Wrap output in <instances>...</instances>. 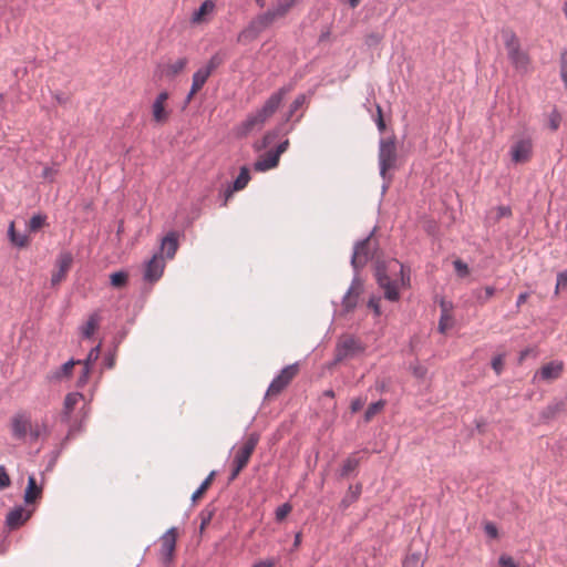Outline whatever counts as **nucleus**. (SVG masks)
Returning <instances> with one entry per match:
<instances>
[{
    "label": "nucleus",
    "mask_w": 567,
    "mask_h": 567,
    "mask_svg": "<svg viewBox=\"0 0 567 567\" xmlns=\"http://www.w3.org/2000/svg\"><path fill=\"white\" fill-rule=\"evenodd\" d=\"M394 270V264L390 260H377L374 265V277L380 288L384 290V298L391 302L400 299V292L396 282L390 278V272Z\"/></svg>",
    "instance_id": "3"
},
{
    "label": "nucleus",
    "mask_w": 567,
    "mask_h": 567,
    "mask_svg": "<svg viewBox=\"0 0 567 567\" xmlns=\"http://www.w3.org/2000/svg\"><path fill=\"white\" fill-rule=\"evenodd\" d=\"M210 75L209 71H206L203 66L194 72L192 78L190 95H195L205 85Z\"/></svg>",
    "instance_id": "30"
},
{
    "label": "nucleus",
    "mask_w": 567,
    "mask_h": 567,
    "mask_svg": "<svg viewBox=\"0 0 567 567\" xmlns=\"http://www.w3.org/2000/svg\"><path fill=\"white\" fill-rule=\"evenodd\" d=\"M293 89L292 84H287L278 89L274 92L264 103V105L257 110V112L265 118L266 121L271 117L276 111L279 109L282 103L285 96Z\"/></svg>",
    "instance_id": "7"
},
{
    "label": "nucleus",
    "mask_w": 567,
    "mask_h": 567,
    "mask_svg": "<svg viewBox=\"0 0 567 567\" xmlns=\"http://www.w3.org/2000/svg\"><path fill=\"white\" fill-rule=\"evenodd\" d=\"M32 416L28 411H18L10 419L11 436L21 442H27L29 429L31 427Z\"/></svg>",
    "instance_id": "6"
},
{
    "label": "nucleus",
    "mask_w": 567,
    "mask_h": 567,
    "mask_svg": "<svg viewBox=\"0 0 567 567\" xmlns=\"http://www.w3.org/2000/svg\"><path fill=\"white\" fill-rule=\"evenodd\" d=\"M559 123H560V116L556 111H554L549 117V127L553 131H556L559 127Z\"/></svg>",
    "instance_id": "60"
},
{
    "label": "nucleus",
    "mask_w": 567,
    "mask_h": 567,
    "mask_svg": "<svg viewBox=\"0 0 567 567\" xmlns=\"http://www.w3.org/2000/svg\"><path fill=\"white\" fill-rule=\"evenodd\" d=\"M491 364L495 373L499 375L504 368V354H497L493 357Z\"/></svg>",
    "instance_id": "52"
},
{
    "label": "nucleus",
    "mask_w": 567,
    "mask_h": 567,
    "mask_svg": "<svg viewBox=\"0 0 567 567\" xmlns=\"http://www.w3.org/2000/svg\"><path fill=\"white\" fill-rule=\"evenodd\" d=\"M567 288V269L557 274L555 295H558L561 289Z\"/></svg>",
    "instance_id": "50"
},
{
    "label": "nucleus",
    "mask_w": 567,
    "mask_h": 567,
    "mask_svg": "<svg viewBox=\"0 0 567 567\" xmlns=\"http://www.w3.org/2000/svg\"><path fill=\"white\" fill-rule=\"evenodd\" d=\"M484 532L489 538H496L498 536V529L496 525L491 522L484 525Z\"/></svg>",
    "instance_id": "56"
},
{
    "label": "nucleus",
    "mask_w": 567,
    "mask_h": 567,
    "mask_svg": "<svg viewBox=\"0 0 567 567\" xmlns=\"http://www.w3.org/2000/svg\"><path fill=\"white\" fill-rule=\"evenodd\" d=\"M32 512L25 511L22 505L16 506L7 514L6 524L9 529H17L22 526L30 517Z\"/></svg>",
    "instance_id": "22"
},
{
    "label": "nucleus",
    "mask_w": 567,
    "mask_h": 567,
    "mask_svg": "<svg viewBox=\"0 0 567 567\" xmlns=\"http://www.w3.org/2000/svg\"><path fill=\"white\" fill-rule=\"evenodd\" d=\"M361 453H368L367 449L355 451L349 454L343 461L340 468L337 471L336 476L339 480L355 477L359 473V467L362 457Z\"/></svg>",
    "instance_id": "9"
},
{
    "label": "nucleus",
    "mask_w": 567,
    "mask_h": 567,
    "mask_svg": "<svg viewBox=\"0 0 567 567\" xmlns=\"http://www.w3.org/2000/svg\"><path fill=\"white\" fill-rule=\"evenodd\" d=\"M188 63V59L183 56L177 59L175 62L166 65L164 70V75L168 79H174L177 74H179Z\"/></svg>",
    "instance_id": "33"
},
{
    "label": "nucleus",
    "mask_w": 567,
    "mask_h": 567,
    "mask_svg": "<svg viewBox=\"0 0 567 567\" xmlns=\"http://www.w3.org/2000/svg\"><path fill=\"white\" fill-rule=\"evenodd\" d=\"M297 0H277L267 11L256 16L237 35V42L249 43L269 28L277 19L285 17Z\"/></svg>",
    "instance_id": "1"
},
{
    "label": "nucleus",
    "mask_w": 567,
    "mask_h": 567,
    "mask_svg": "<svg viewBox=\"0 0 567 567\" xmlns=\"http://www.w3.org/2000/svg\"><path fill=\"white\" fill-rule=\"evenodd\" d=\"M375 124H377V127L378 130L382 133L384 130H385V122L383 120V115H382V109L380 105H377V118H375Z\"/></svg>",
    "instance_id": "58"
},
{
    "label": "nucleus",
    "mask_w": 567,
    "mask_h": 567,
    "mask_svg": "<svg viewBox=\"0 0 567 567\" xmlns=\"http://www.w3.org/2000/svg\"><path fill=\"white\" fill-rule=\"evenodd\" d=\"M409 369L412 372V374L419 380H423L427 374L426 367L422 365L419 362V360L411 362Z\"/></svg>",
    "instance_id": "45"
},
{
    "label": "nucleus",
    "mask_w": 567,
    "mask_h": 567,
    "mask_svg": "<svg viewBox=\"0 0 567 567\" xmlns=\"http://www.w3.org/2000/svg\"><path fill=\"white\" fill-rule=\"evenodd\" d=\"M128 284V272L124 269L114 271L110 275V285L113 288L121 289Z\"/></svg>",
    "instance_id": "35"
},
{
    "label": "nucleus",
    "mask_w": 567,
    "mask_h": 567,
    "mask_svg": "<svg viewBox=\"0 0 567 567\" xmlns=\"http://www.w3.org/2000/svg\"><path fill=\"white\" fill-rule=\"evenodd\" d=\"M66 444H64L62 441H60L59 444H56V446L54 447L53 451H51L50 453V460L48 462V465H47V471H51L56 462H58V458L60 457L61 453L66 449Z\"/></svg>",
    "instance_id": "44"
},
{
    "label": "nucleus",
    "mask_w": 567,
    "mask_h": 567,
    "mask_svg": "<svg viewBox=\"0 0 567 567\" xmlns=\"http://www.w3.org/2000/svg\"><path fill=\"white\" fill-rule=\"evenodd\" d=\"M216 472L212 471L209 475L202 482L198 488L192 494L190 501L195 503L209 487L213 478L215 477Z\"/></svg>",
    "instance_id": "40"
},
{
    "label": "nucleus",
    "mask_w": 567,
    "mask_h": 567,
    "mask_svg": "<svg viewBox=\"0 0 567 567\" xmlns=\"http://www.w3.org/2000/svg\"><path fill=\"white\" fill-rule=\"evenodd\" d=\"M453 321V318L451 315H441L440 316V319H439V331L441 333H445L447 331V329L451 327V324L449 322H452Z\"/></svg>",
    "instance_id": "53"
},
{
    "label": "nucleus",
    "mask_w": 567,
    "mask_h": 567,
    "mask_svg": "<svg viewBox=\"0 0 567 567\" xmlns=\"http://www.w3.org/2000/svg\"><path fill=\"white\" fill-rule=\"evenodd\" d=\"M73 262V256L70 251H62L59 254L56 258V266L58 271L54 272L51 277V285L56 286L59 285L66 276V272L69 271L70 267Z\"/></svg>",
    "instance_id": "19"
},
{
    "label": "nucleus",
    "mask_w": 567,
    "mask_h": 567,
    "mask_svg": "<svg viewBox=\"0 0 567 567\" xmlns=\"http://www.w3.org/2000/svg\"><path fill=\"white\" fill-rule=\"evenodd\" d=\"M372 230L365 238L357 240L353 245V250L350 259V265L353 270L362 269L369 260V250L368 244L370 241L371 236L373 235Z\"/></svg>",
    "instance_id": "10"
},
{
    "label": "nucleus",
    "mask_w": 567,
    "mask_h": 567,
    "mask_svg": "<svg viewBox=\"0 0 567 567\" xmlns=\"http://www.w3.org/2000/svg\"><path fill=\"white\" fill-rule=\"evenodd\" d=\"M365 343L354 334H341L336 341L334 355L329 367L359 358L365 353Z\"/></svg>",
    "instance_id": "2"
},
{
    "label": "nucleus",
    "mask_w": 567,
    "mask_h": 567,
    "mask_svg": "<svg viewBox=\"0 0 567 567\" xmlns=\"http://www.w3.org/2000/svg\"><path fill=\"white\" fill-rule=\"evenodd\" d=\"M8 237L10 243L18 248L27 247L29 244L28 235L17 233L13 221H11L8 227Z\"/></svg>",
    "instance_id": "31"
},
{
    "label": "nucleus",
    "mask_w": 567,
    "mask_h": 567,
    "mask_svg": "<svg viewBox=\"0 0 567 567\" xmlns=\"http://www.w3.org/2000/svg\"><path fill=\"white\" fill-rule=\"evenodd\" d=\"M422 564L421 553H412L405 557L402 567H422Z\"/></svg>",
    "instance_id": "46"
},
{
    "label": "nucleus",
    "mask_w": 567,
    "mask_h": 567,
    "mask_svg": "<svg viewBox=\"0 0 567 567\" xmlns=\"http://www.w3.org/2000/svg\"><path fill=\"white\" fill-rule=\"evenodd\" d=\"M505 48L507 50V56L514 68L518 71H526L529 64L528 54L520 50L519 41L514 32H507L505 34Z\"/></svg>",
    "instance_id": "5"
},
{
    "label": "nucleus",
    "mask_w": 567,
    "mask_h": 567,
    "mask_svg": "<svg viewBox=\"0 0 567 567\" xmlns=\"http://www.w3.org/2000/svg\"><path fill=\"white\" fill-rule=\"evenodd\" d=\"M178 249V234L176 231H169L161 243L159 252L165 254L167 259H173Z\"/></svg>",
    "instance_id": "26"
},
{
    "label": "nucleus",
    "mask_w": 567,
    "mask_h": 567,
    "mask_svg": "<svg viewBox=\"0 0 567 567\" xmlns=\"http://www.w3.org/2000/svg\"><path fill=\"white\" fill-rule=\"evenodd\" d=\"M368 307L373 310L375 316L381 315L380 298L371 297L368 301Z\"/></svg>",
    "instance_id": "57"
},
{
    "label": "nucleus",
    "mask_w": 567,
    "mask_h": 567,
    "mask_svg": "<svg viewBox=\"0 0 567 567\" xmlns=\"http://www.w3.org/2000/svg\"><path fill=\"white\" fill-rule=\"evenodd\" d=\"M84 401V395L80 392H70L65 395L63 401V408L61 413L59 414V421L62 424H69L71 415L75 409V406Z\"/></svg>",
    "instance_id": "15"
},
{
    "label": "nucleus",
    "mask_w": 567,
    "mask_h": 567,
    "mask_svg": "<svg viewBox=\"0 0 567 567\" xmlns=\"http://www.w3.org/2000/svg\"><path fill=\"white\" fill-rule=\"evenodd\" d=\"M215 2L213 0H205L198 9H196L192 16L193 22H200L204 16L213 12Z\"/></svg>",
    "instance_id": "37"
},
{
    "label": "nucleus",
    "mask_w": 567,
    "mask_h": 567,
    "mask_svg": "<svg viewBox=\"0 0 567 567\" xmlns=\"http://www.w3.org/2000/svg\"><path fill=\"white\" fill-rule=\"evenodd\" d=\"M266 120L256 111L247 115V117L237 126L238 136H247L254 131L262 128Z\"/></svg>",
    "instance_id": "14"
},
{
    "label": "nucleus",
    "mask_w": 567,
    "mask_h": 567,
    "mask_svg": "<svg viewBox=\"0 0 567 567\" xmlns=\"http://www.w3.org/2000/svg\"><path fill=\"white\" fill-rule=\"evenodd\" d=\"M390 264H394V268L399 267L401 286L409 287L411 281L410 270H406L405 266L395 258L390 259Z\"/></svg>",
    "instance_id": "41"
},
{
    "label": "nucleus",
    "mask_w": 567,
    "mask_h": 567,
    "mask_svg": "<svg viewBox=\"0 0 567 567\" xmlns=\"http://www.w3.org/2000/svg\"><path fill=\"white\" fill-rule=\"evenodd\" d=\"M292 507L289 503H284L282 505L278 506L275 512V518L277 522L284 520L287 515L291 512Z\"/></svg>",
    "instance_id": "48"
},
{
    "label": "nucleus",
    "mask_w": 567,
    "mask_h": 567,
    "mask_svg": "<svg viewBox=\"0 0 567 567\" xmlns=\"http://www.w3.org/2000/svg\"><path fill=\"white\" fill-rule=\"evenodd\" d=\"M100 320V313L97 311L92 312L87 321L79 328L81 336L85 339H90L99 327Z\"/></svg>",
    "instance_id": "29"
},
{
    "label": "nucleus",
    "mask_w": 567,
    "mask_h": 567,
    "mask_svg": "<svg viewBox=\"0 0 567 567\" xmlns=\"http://www.w3.org/2000/svg\"><path fill=\"white\" fill-rule=\"evenodd\" d=\"M11 484L10 476L3 465H0V491L9 487Z\"/></svg>",
    "instance_id": "54"
},
{
    "label": "nucleus",
    "mask_w": 567,
    "mask_h": 567,
    "mask_svg": "<svg viewBox=\"0 0 567 567\" xmlns=\"http://www.w3.org/2000/svg\"><path fill=\"white\" fill-rule=\"evenodd\" d=\"M441 315H450V311L453 309V303L446 301L444 299L440 300Z\"/></svg>",
    "instance_id": "62"
},
{
    "label": "nucleus",
    "mask_w": 567,
    "mask_h": 567,
    "mask_svg": "<svg viewBox=\"0 0 567 567\" xmlns=\"http://www.w3.org/2000/svg\"><path fill=\"white\" fill-rule=\"evenodd\" d=\"M289 147V140H285L282 142H280L276 148H274L272 151L280 157L281 154H284Z\"/></svg>",
    "instance_id": "61"
},
{
    "label": "nucleus",
    "mask_w": 567,
    "mask_h": 567,
    "mask_svg": "<svg viewBox=\"0 0 567 567\" xmlns=\"http://www.w3.org/2000/svg\"><path fill=\"white\" fill-rule=\"evenodd\" d=\"M82 417L80 420L70 419V423L68 425V432L60 440L64 444H69L71 440L76 437L79 434H81L84 431V422L87 416V410L86 405H83L81 409Z\"/></svg>",
    "instance_id": "24"
},
{
    "label": "nucleus",
    "mask_w": 567,
    "mask_h": 567,
    "mask_svg": "<svg viewBox=\"0 0 567 567\" xmlns=\"http://www.w3.org/2000/svg\"><path fill=\"white\" fill-rule=\"evenodd\" d=\"M560 78L564 83L565 89L567 90V48L564 49L560 53Z\"/></svg>",
    "instance_id": "47"
},
{
    "label": "nucleus",
    "mask_w": 567,
    "mask_h": 567,
    "mask_svg": "<svg viewBox=\"0 0 567 567\" xmlns=\"http://www.w3.org/2000/svg\"><path fill=\"white\" fill-rule=\"evenodd\" d=\"M227 58L228 53L225 50H219L209 58L203 68L212 74L216 69L224 64Z\"/></svg>",
    "instance_id": "32"
},
{
    "label": "nucleus",
    "mask_w": 567,
    "mask_h": 567,
    "mask_svg": "<svg viewBox=\"0 0 567 567\" xmlns=\"http://www.w3.org/2000/svg\"><path fill=\"white\" fill-rule=\"evenodd\" d=\"M279 158L280 157L272 150H270L254 163V168L257 172H267L278 166Z\"/></svg>",
    "instance_id": "27"
},
{
    "label": "nucleus",
    "mask_w": 567,
    "mask_h": 567,
    "mask_svg": "<svg viewBox=\"0 0 567 567\" xmlns=\"http://www.w3.org/2000/svg\"><path fill=\"white\" fill-rule=\"evenodd\" d=\"M100 344L93 347L89 351L86 358L84 360H81L80 364H83V370L80 377L78 378V386H84L87 383L92 365L97 361L100 357Z\"/></svg>",
    "instance_id": "20"
},
{
    "label": "nucleus",
    "mask_w": 567,
    "mask_h": 567,
    "mask_svg": "<svg viewBox=\"0 0 567 567\" xmlns=\"http://www.w3.org/2000/svg\"><path fill=\"white\" fill-rule=\"evenodd\" d=\"M385 400H379L377 402L371 403L363 414L364 422H370L375 414H378L385 406Z\"/></svg>",
    "instance_id": "39"
},
{
    "label": "nucleus",
    "mask_w": 567,
    "mask_h": 567,
    "mask_svg": "<svg viewBox=\"0 0 567 567\" xmlns=\"http://www.w3.org/2000/svg\"><path fill=\"white\" fill-rule=\"evenodd\" d=\"M361 493H362V484L361 483H357L354 486L350 485L348 487L346 495L340 501L339 507L343 511L347 509L350 505H352L353 503H355L359 499Z\"/></svg>",
    "instance_id": "28"
},
{
    "label": "nucleus",
    "mask_w": 567,
    "mask_h": 567,
    "mask_svg": "<svg viewBox=\"0 0 567 567\" xmlns=\"http://www.w3.org/2000/svg\"><path fill=\"white\" fill-rule=\"evenodd\" d=\"M80 363L81 360L71 358L62 365L48 373L47 380L52 383H58L62 382L63 380L70 379L73 374L74 367Z\"/></svg>",
    "instance_id": "17"
},
{
    "label": "nucleus",
    "mask_w": 567,
    "mask_h": 567,
    "mask_svg": "<svg viewBox=\"0 0 567 567\" xmlns=\"http://www.w3.org/2000/svg\"><path fill=\"white\" fill-rule=\"evenodd\" d=\"M152 114L154 121L157 123H163L168 118V112L165 110L164 104L153 102Z\"/></svg>",
    "instance_id": "43"
},
{
    "label": "nucleus",
    "mask_w": 567,
    "mask_h": 567,
    "mask_svg": "<svg viewBox=\"0 0 567 567\" xmlns=\"http://www.w3.org/2000/svg\"><path fill=\"white\" fill-rule=\"evenodd\" d=\"M533 144L529 138H520L511 147V156L515 163H525L532 156Z\"/></svg>",
    "instance_id": "16"
},
{
    "label": "nucleus",
    "mask_w": 567,
    "mask_h": 567,
    "mask_svg": "<svg viewBox=\"0 0 567 567\" xmlns=\"http://www.w3.org/2000/svg\"><path fill=\"white\" fill-rule=\"evenodd\" d=\"M42 435H41V432H40V426H39V422H35V423H31V427L29 429V433H28V439L27 441H29L30 443H33L35 441H38L39 439H41Z\"/></svg>",
    "instance_id": "51"
},
{
    "label": "nucleus",
    "mask_w": 567,
    "mask_h": 567,
    "mask_svg": "<svg viewBox=\"0 0 567 567\" xmlns=\"http://www.w3.org/2000/svg\"><path fill=\"white\" fill-rule=\"evenodd\" d=\"M176 538L177 530L176 527H171L163 536H162V547L161 551L163 554V563L168 565L173 560L174 550L176 547Z\"/></svg>",
    "instance_id": "18"
},
{
    "label": "nucleus",
    "mask_w": 567,
    "mask_h": 567,
    "mask_svg": "<svg viewBox=\"0 0 567 567\" xmlns=\"http://www.w3.org/2000/svg\"><path fill=\"white\" fill-rule=\"evenodd\" d=\"M365 403V399L362 398H355L351 401L350 410L352 413L359 412Z\"/></svg>",
    "instance_id": "59"
},
{
    "label": "nucleus",
    "mask_w": 567,
    "mask_h": 567,
    "mask_svg": "<svg viewBox=\"0 0 567 567\" xmlns=\"http://www.w3.org/2000/svg\"><path fill=\"white\" fill-rule=\"evenodd\" d=\"M43 492V481L38 483L35 476L29 475L27 487L23 494L24 504L31 505L34 504L38 499L41 498Z\"/></svg>",
    "instance_id": "21"
},
{
    "label": "nucleus",
    "mask_w": 567,
    "mask_h": 567,
    "mask_svg": "<svg viewBox=\"0 0 567 567\" xmlns=\"http://www.w3.org/2000/svg\"><path fill=\"white\" fill-rule=\"evenodd\" d=\"M564 371V362L559 360H553L544 364L537 370L533 377V382L545 381L551 382L557 380Z\"/></svg>",
    "instance_id": "11"
},
{
    "label": "nucleus",
    "mask_w": 567,
    "mask_h": 567,
    "mask_svg": "<svg viewBox=\"0 0 567 567\" xmlns=\"http://www.w3.org/2000/svg\"><path fill=\"white\" fill-rule=\"evenodd\" d=\"M498 564L501 567H519L518 564L515 563V560L511 556H507V555H502L498 558Z\"/></svg>",
    "instance_id": "55"
},
{
    "label": "nucleus",
    "mask_w": 567,
    "mask_h": 567,
    "mask_svg": "<svg viewBox=\"0 0 567 567\" xmlns=\"http://www.w3.org/2000/svg\"><path fill=\"white\" fill-rule=\"evenodd\" d=\"M275 563L272 559L259 560L254 564L252 567H274Z\"/></svg>",
    "instance_id": "64"
},
{
    "label": "nucleus",
    "mask_w": 567,
    "mask_h": 567,
    "mask_svg": "<svg viewBox=\"0 0 567 567\" xmlns=\"http://www.w3.org/2000/svg\"><path fill=\"white\" fill-rule=\"evenodd\" d=\"M286 124L284 121L278 124L275 128L269 130L265 133L259 144H256V150L260 151L266 147H268L270 144H272L276 138H278L280 135H286L289 132L292 131L293 126H290L286 128Z\"/></svg>",
    "instance_id": "23"
},
{
    "label": "nucleus",
    "mask_w": 567,
    "mask_h": 567,
    "mask_svg": "<svg viewBox=\"0 0 567 567\" xmlns=\"http://www.w3.org/2000/svg\"><path fill=\"white\" fill-rule=\"evenodd\" d=\"M495 287L486 286L484 288L473 290V297L476 299L477 303L484 305L495 295Z\"/></svg>",
    "instance_id": "36"
},
{
    "label": "nucleus",
    "mask_w": 567,
    "mask_h": 567,
    "mask_svg": "<svg viewBox=\"0 0 567 567\" xmlns=\"http://www.w3.org/2000/svg\"><path fill=\"white\" fill-rule=\"evenodd\" d=\"M250 178L251 176L249 168L247 166H241L238 176L233 183H230L233 185V190L239 192L244 189L249 183Z\"/></svg>",
    "instance_id": "34"
},
{
    "label": "nucleus",
    "mask_w": 567,
    "mask_h": 567,
    "mask_svg": "<svg viewBox=\"0 0 567 567\" xmlns=\"http://www.w3.org/2000/svg\"><path fill=\"white\" fill-rule=\"evenodd\" d=\"M298 372V363H292L285 367L279 374H277L270 382L266 394L277 395L279 394L295 378Z\"/></svg>",
    "instance_id": "8"
},
{
    "label": "nucleus",
    "mask_w": 567,
    "mask_h": 567,
    "mask_svg": "<svg viewBox=\"0 0 567 567\" xmlns=\"http://www.w3.org/2000/svg\"><path fill=\"white\" fill-rule=\"evenodd\" d=\"M359 271L360 270H353L351 286L349 287V289L347 290L342 298V306L347 312L352 311L357 307L358 292L355 293L354 297H352V292L354 291V289L360 288L362 285L359 278Z\"/></svg>",
    "instance_id": "25"
},
{
    "label": "nucleus",
    "mask_w": 567,
    "mask_h": 567,
    "mask_svg": "<svg viewBox=\"0 0 567 567\" xmlns=\"http://www.w3.org/2000/svg\"><path fill=\"white\" fill-rule=\"evenodd\" d=\"M165 261L161 254H155L146 261L143 274V279L146 282L153 284L158 281L164 272Z\"/></svg>",
    "instance_id": "12"
},
{
    "label": "nucleus",
    "mask_w": 567,
    "mask_h": 567,
    "mask_svg": "<svg viewBox=\"0 0 567 567\" xmlns=\"http://www.w3.org/2000/svg\"><path fill=\"white\" fill-rule=\"evenodd\" d=\"M259 434L257 432L250 433L244 443V445L238 450L237 454L234 458V464L239 465L240 467H245L251 454L254 453L258 442H259Z\"/></svg>",
    "instance_id": "13"
},
{
    "label": "nucleus",
    "mask_w": 567,
    "mask_h": 567,
    "mask_svg": "<svg viewBox=\"0 0 567 567\" xmlns=\"http://www.w3.org/2000/svg\"><path fill=\"white\" fill-rule=\"evenodd\" d=\"M453 267H454L457 276L461 278L466 277L470 272L467 264L461 259H455L453 261Z\"/></svg>",
    "instance_id": "49"
},
{
    "label": "nucleus",
    "mask_w": 567,
    "mask_h": 567,
    "mask_svg": "<svg viewBox=\"0 0 567 567\" xmlns=\"http://www.w3.org/2000/svg\"><path fill=\"white\" fill-rule=\"evenodd\" d=\"M306 102H307V95L306 94L297 95L296 99L289 105V109H288L287 113L285 114L284 122L288 123L291 120V117L293 116V114L300 107H302L306 104Z\"/></svg>",
    "instance_id": "38"
},
{
    "label": "nucleus",
    "mask_w": 567,
    "mask_h": 567,
    "mask_svg": "<svg viewBox=\"0 0 567 567\" xmlns=\"http://www.w3.org/2000/svg\"><path fill=\"white\" fill-rule=\"evenodd\" d=\"M40 432L42 435V439H47L51 433V427L48 425L47 421L43 420L41 423H39Z\"/></svg>",
    "instance_id": "63"
},
{
    "label": "nucleus",
    "mask_w": 567,
    "mask_h": 567,
    "mask_svg": "<svg viewBox=\"0 0 567 567\" xmlns=\"http://www.w3.org/2000/svg\"><path fill=\"white\" fill-rule=\"evenodd\" d=\"M45 221L47 215L41 213L34 214L28 223V230L34 233L39 230L41 227H43L45 225Z\"/></svg>",
    "instance_id": "42"
},
{
    "label": "nucleus",
    "mask_w": 567,
    "mask_h": 567,
    "mask_svg": "<svg viewBox=\"0 0 567 567\" xmlns=\"http://www.w3.org/2000/svg\"><path fill=\"white\" fill-rule=\"evenodd\" d=\"M378 159L380 168L379 174L382 179H385L386 172L395 166L398 159L395 138L393 136L380 138Z\"/></svg>",
    "instance_id": "4"
}]
</instances>
